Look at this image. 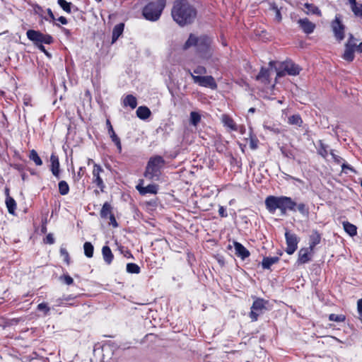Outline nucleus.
<instances>
[{
  "label": "nucleus",
  "mask_w": 362,
  "mask_h": 362,
  "mask_svg": "<svg viewBox=\"0 0 362 362\" xmlns=\"http://www.w3.org/2000/svg\"><path fill=\"white\" fill-rule=\"evenodd\" d=\"M267 211L274 214L276 209H279L282 215H285L287 211H296V210L303 216H308L309 214V206L305 203H296L290 197H276L270 195L266 197L264 201Z\"/></svg>",
  "instance_id": "f257e3e1"
},
{
  "label": "nucleus",
  "mask_w": 362,
  "mask_h": 362,
  "mask_svg": "<svg viewBox=\"0 0 362 362\" xmlns=\"http://www.w3.org/2000/svg\"><path fill=\"white\" fill-rule=\"evenodd\" d=\"M171 16L180 26L183 27L194 21L197 11L187 0H175L171 10Z\"/></svg>",
  "instance_id": "f03ea898"
},
{
  "label": "nucleus",
  "mask_w": 362,
  "mask_h": 362,
  "mask_svg": "<svg viewBox=\"0 0 362 362\" xmlns=\"http://www.w3.org/2000/svg\"><path fill=\"white\" fill-rule=\"evenodd\" d=\"M213 39L207 35L196 36L190 33L187 40L183 45L182 49L187 50L191 47L196 48L197 53L199 57L205 60L210 59L214 54L212 47Z\"/></svg>",
  "instance_id": "7ed1b4c3"
},
{
  "label": "nucleus",
  "mask_w": 362,
  "mask_h": 362,
  "mask_svg": "<svg viewBox=\"0 0 362 362\" xmlns=\"http://www.w3.org/2000/svg\"><path fill=\"white\" fill-rule=\"evenodd\" d=\"M165 165V160L161 156H151L146 166L144 176L151 181H158L161 175V170Z\"/></svg>",
  "instance_id": "20e7f679"
},
{
  "label": "nucleus",
  "mask_w": 362,
  "mask_h": 362,
  "mask_svg": "<svg viewBox=\"0 0 362 362\" xmlns=\"http://www.w3.org/2000/svg\"><path fill=\"white\" fill-rule=\"evenodd\" d=\"M166 6V0H152L142 10L144 18L150 21H158Z\"/></svg>",
  "instance_id": "39448f33"
},
{
  "label": "nucleus",
  "mask_w": 362,
  "mask_h": 362,
  "mask_svg": "<svg viewBox=\"0 0 362 362\" xmlns=\"http://www.w3.org/2000/svg\"><path fill=\"white\" fill-rule=\"evenodd\" d=\"M105 170L100 164H94L92 170V179L91 183L96 187L98 189H95V194H99L100 192H103L106 187L105 183Z\"/></svg>",
  "instance_id": "423d86ee"
},
{
  "label": "nucleus",
  "mask_w": 362,
  "mask_h": 362,
  "mask_svg": "<svg viewBox=\"0 0 362 362\" xmlns=\"http://www.w3.org/2000/svg\"><path fill=\"white\" fill-rule=\"evenodd\" d=\"M269 301L262 298L255 297L250 308L249 317L252 322L258 320L259 317L262 315L268 309L267 305Z\"/></svg>",
  "instance_id": "0eeeda50"
},
{
  "label": "nucleus",
  "mask_w": 362,
  "mask_h": 362,
  "mask_svg": "<svg viewBox=\"0 0 362 362\" xmlns=\"http://www.w3.org/2000/svg\"><path fill=\"white\" fill-rule=\"evenodd\" d=\"M26 35L37 47L43 44L51 45L54 42V38L52 35L44 34L39 30L30 29L27 31Z\"/></svg>",
  "instance_id": "6e6552de"
},
{
  "label": "nucleus",
  "mask_w": 362,
  "mask_h": 362,
  "mask_svg": "<svg viewBox=\"0 0 362 362\" xmlns=\"http://www.w3.org/2000/svg\"><path fill=\"white\" fill-rule=\"evenodd\" d=\"M279 68L280 70L277 73L279 76H284L286 74L289 76H297L302 70L300 66L294 63L291 59H287L282 62Z\"/></svg>",
  "instance_id": "1a4fd4ad"
},
{
  "label": "nucleus",
  "mask_w": 362,
  "mask_h": 362,
  "mask_svg": "<svg viewBox=\"0 0 362 362\" xmlns=\"http://www.w3.org/2000/svg\"><path fill=\"white\" fill-rule=\"evenodd\" d=\"M359 40L356 38L353 34L349 35L348 40L344 45V52L342 54V58L348 62H351L355 58V52L356 46L358 45Z\"/></svg>",
  "instance_id": "9d476101"
},
{
  "label": "nucleus",
  "mask_w": 362,
  "mask_h": 362,
  "mask_svg": "<svg viewBox=\"0 0 362 362\" xmlns=\"http://www.w3.org/2000/svg\"><path fill=\"white\" fill-rule=\"evenodd\" d=\"M331 28L335 39L338 42H341L345 37L346 27L340 14H336L334 19L331 22Z\"/></svg>",
  "instance_id": "9b49d317"
},
{
  "label": "nucleus",
  "mask_w": 362,
  "mask_h": 362,
  "mask_svg": "<svg viewBox=\"0 0 362 362\" xmlns=\"http://www.w3.org/2000/svg\"><path fill=\"white\" fill-rule=\"evenodd\" d=\"M285 239L286 247L285 252L289 255H293L298 249V245L300 242V238L293 232L288 229H286Z\"/></svg>",
  "instance_id": "f8f14e48"
},
{
  "label": "nucleus",
  "mask_w": 362,
  "mask_h": 362,
  "mask_svg": "<svg viewBox=\"0 0 362 362\" xmlns=\"http://www.w3.org/2000/svg\"><path fill=\"white\" fill-rule=\"evenodd\" d=\"M187 72L192 76L195 83H198L200 86L209 88L212 90L217 88V83L212 76H196L189 69Z\"/></svg>",
  "instance_id": "ddd939ff"
},
{
  "label": "nucleus",
  "mask_w": 362,
  "mask_h": 362,
  "mask_svg": "<svg viewBox=\"0 0 362 362\" xmlns=\"http://www.w3.org/2000/svg\"><path fill=\"white\" fill-rule=\"evenodd\" d=\"M315 251L308 247H303L298 252V257L296 262L297 266L305 264L313 260Z\"/></svg>",
  "instance_id": "4468645a"
},
{
  "label": "nucleus",
  "mask_w": 362,
  "mask_h": 362,
  "mask_svg": "<svg viewBox=\"0 0 362 362\" xmlns=\"http://www.w3.org/2000/svg\"><path fill=\"white\" fill-rule=\"evenodd\" d=\"M144 181L142 179L139 180L138 185L136 186V189L138 190L139 194L144 196L147 194H156L158 191V185L156 184H150L146 187L144 186Z\"/></svg>",
  "instance_id": "2eb2a0df"
},
{
  "label": "nucleus",
  "mask_w": 362,
  "mask_h": 362,
  "mask_svg": "<svg viewBox=\"0 0 362 362\" xmlns=\"http://www.w3.org/2000/svg\"><path fill=\"white\" fill-rule=\"evenodd\" d=\"M297 23L300 30L307 35L313 33L316 28V25L308 18H299Z\"/></svg>",
  "instance_id": "dca6fc26"
},
{
  "label": "nucleus",
  "mask_w": 362,
  "mask_h": 362,
  "mask_svg": "<svg viewBox=\"0 0 362 362\" xmlns=\"http://www.w3.org/2000/svg\"><path fill=\"white\" fill-rule=\"evenodd\" d=\"M50 170L57 178H60V163L58 156L52 153L50 156Z\"/></svg>",
  "instance_id": "f3484780"
},
{
  "label": "nucleus",
  "mask_w": 362,
  "mask_h": 362,
  "mask_svg": "<svg viewBox=\"0 0 362 362\" xmlns=\"http://www.w3.org/2000/svg\"><path fill=\"white\" fill-rule=\"evenodd\" d=\"M322 239V233L317 230H313L311 234L309 235L308 247L315 251V247L321 243Z\"/></svg>",
  "instance_id": "a211bd4d"
},
{
  "label": "nucleus",
  "mask_w": 362,
  "mask_h": 362,
  "mask_svg": "<svg viewBox=\"0 0 362 362\" xmlns=\"http://www.w3.org/2000/svg\"><path fill=\"white\" fill-rule=\"evenodd\" d=\"M221 121L223 126L230 131H238V126L234 119L228 114H223L221 117Z\"/></svg>",
  "instance_id": "6ab92c4d"
},
{
  "label": "nucleus",
  "mask_w": 362,
  "mask_h": 362,
  "mask_svg": "<svg viewBox=\"0 0 362 362\" xmlns=\"http://www.w3.org/2000/svg\"><path fill=\"white\" fill-rule=\"evenodd\" d=\"M234 247L235 250V255L238 257H240L243 260L250 257V251L240 243L234 242Z\"/></svg>",
  "instance_id": "aec40b11"
},
{
  "label": "nucleus",
  "mask_w": 362,
  "mask_h": 362,
  "mask_svg": "<svg viewBox=\"0 0 362 362\" xmlns=\"http://www.w3.org/2000/svg\"><path fill=\"white\" fill-rule=\"evenodd\" d=\"M270 71L268 68L261 67L259 74L256 76V80L261 81L265 85L270 83L269 80Z\"/></svg>",
  "instance_id": "412c9836"
},
{
  "label": "nucleus",
  "mask_w": 362,
  "mask_h": 362,
  "mask_svg": "<svg viewBox=\"0 0 362 362\" xmlns=\"http://www.w3.org/2000/svg\"><path fill=\"white\" fill-rule=\"evenodd\" d=\"M102 255L105 262L107 264H110L114 259V255L112 252L110 247L107 245H104L102 248Z\"/></svg>",
  "instance_id": "4be33fe9"
},
{
  "label": "nucleus",
  "mask_w": 362,
  "mask_h": 362,
  "mask_svg": "<svg viewBox=\"0 0 362 362\" xmlns=\"http://www.w3.org/2000/svg\"><path fill=\"white\" fill-rule=\"evenodd\" d=\"M76 296H74L72 294L64 296L63 298L58 299V305L59 306H77L78 303L72 302L69 303V301H71L76 298Z\"/></svg>",
  "instance_id": "5701e85b"
},
{
  "label": "nucleus",
  "mask_w": 362,
  "mask_h": 362,
  "mask_svg": "<svg viewBox=\"0 0 362 362\" xmlns=\"http://www.w3.org/2000/svg\"><path fill=\"white\" fill-rule=\"evenodd\" d=\"M113 208L110 203L106 202L103 204L100 211V216L103 219H107L113 213Z\"/></svg>",
  "instance_id": "b1692460"
},
{
  "label": "nucleus",
  "mask_w": 362,
  "mask_h": 362,
  "mask_svg": "<svg viewBox=\"0 0 362 362\" xmlns=\"http://www.w3.org/2000/svg\"><path fill=\"white\" fill-rule=\"evenodd\" d=\"M136 113V116L143 120L148 119L151 115L150 109L146 106H139L137 108Z\"/></svg>",
  "instance_id": "393cba45"
},
{
  "label": "nucleus",
  "mask_w": 362,
  "mask_h": 362,
  "mask_svg": "<svg viewBox=\"0 0 362 362\" xmlns=\"http://www.w3.org/2000/svg\"><path fill=\"white\" fill-rule=\"evenodd\" d=\"M124 28V24L123 23H118L114 27L112 35V43L116 42L119 36L123 33Z\"/></svg>",
  "instance_id": "a878e982"
},
{
  "label": "nucleus",
  "mask_w": 362,
  "mask_h": 362,
  "mask_svg": "<svg viewBox=\"0 0 362 362\" xmlns=\"http://www.w3.org/2000/svg\"><path fill=\"white\" fill-rule=\"evenodd\" d=\"M279 261V257H264L262 262V266L263 269H269L271 266L274 264L278 263Z\"/></svg>",
  "instance_id": "bb28decb"
},
{
  "label": "nucleus",
  "mask_w": 362,
  "mask_h": 362,
  "mask_svg": "<svg viewBox=\"0 0 362 362\" xmlns=\"http://www.w3.org/2000/svg\"><path fill=\"white\" fill-rule=\"evenodd\" d=\"M108 135L110 136L112 141L115 144V145L117 146V148L118 150L119 153H121L122 151V144L119 137L116 134L115 130L113 128H111L109 129V132H107Z\"/></svg>",
  "instance_id": "cd10ccee"
},
{
  "label": "nucleus",
  "mask_w": 362,
  "mask_h": 362,
  "mask_svg": "<svg viewBox=\"0 0 362 362\" xmlns=\"http://www.w3.org/2000/svg\"><path fill=\"white\" fill-rule=\"evenodd\" d=\"M342 225L345 232L350 236L354 237L357 235V227L355 225L349 221H343Z\"/></svg>",
  "instance_id": "c85d7f7f"
},
{
  "label": "nucleus",
  "mask_w": 362,
  "mask_h": 362,
  "mask_svg": "<svg viewBox=\"0 0 362 362\" xmlns=\"http://www.w3.org/2000/svg\"><path fill=\"white\" fill-rule=\"evenodd\" d=\"M304 7L308 9V11H305L306 14H308V15L313 14V15H316L319 17L322 16V12L320 11V9L315 4H310V3H305L304 4Z\"/></svg>",
  "instance_id": "c756f323"
},
{
  "label": "nucleus",
  "mask_w": 362,
  "mask_h": 362,
  "mask_svg": "<svg viewBox=\"0 0 362 362\" xmlns=\"http://www.w3.org/2000/svg\"><path fill=\"white\" fill-rule=\"evenodd\" d=\"M318 147L317 148V153L321 156L323 158H326L329 154L328 145L325 144L322 140H319L317 141Z\"/></svg>",
  "instance_id": "7c9ffc66"
},
{
  "label": "nucleus",
  "mask_w": 362,
  "mask_h": 362,
  "mask_svg": "<svg viewBox=\"0 0 362 362\" xmlns=\"http://www.w3.org/2000/svg\"><path fill=\"white\" fill-rule=\"evenodd\" d=\"M123 105L125 107L129 106L132 109L136 108L137 106V100L133 95H127L123 100Z\"/></svg>",
  "instance_id": "2f4dec72"
},
{
  "label": "nucleus",
  "mask_w": 362,
  "mask_h": 362,
  "mask_svg": "<svg viewBox=\"0 0 362 362\" xmlns=\"http://www.w3.org/2000/svg\"><path fill=\"white\" fill-rule=\"evenodd\" d=\"M5 202H6V205L8 209V213L11 214H13V215L15 214V211L17 208V204H16L15 199L11 197H6Z\"/></svg>",
  "instance_id": "473e14b6"
},
{
  "label": "nucleus",
  "mask_w": 362,
  "mask_h": 362,
  "mask_svg": "<svg viewBox=\"0 0 362 362\" xmlns=\"http://www.w3.org/2000/svg\"><path fill=\"white\" fill-rule=\"evenodd\" d=\"M28 157L30 160H33L37 166H40L43 163L41 158L39 156L37 152L35 149L30 151Z\"/></svg>",
  "instance_id": "72a5a7b5"
},
{
  "label": "nucleus",
  "mask_w": 362,
  "mask_h": 362,
  "mask_svg": "<svg viewBox=\"0 0 362 362\" xmlns=\"http://www.w3.org/2000/svg\"><path fill=\"white\" fill-rule=\"evenodd\" d=\"M288 123L292 125H297L301 127L303 124V119L299 114H296L290 116L288 119Z\"/></svg>",
  "instance_id": "f704fd0d"
},
{
  "label": "nucleus",
  "mask_w": 362,
  "mask_h": 362,
  "mask_svg": "<svg viewBox=\"0 0 362 362\" xmlns=\"http://www.w3.org/2000/svg\"><path fill=\"white\" fill-rule=\"evenodd\" d=\"M84 255L88 258H91L93 256L94 247L90 242H85L83 244Z\"/></svg>",
  "instance_id": "c9c22d12"
},
{
  "label": "nucleus",
  "mask_w": 362,
  "mask_h": 362,
  "mask_svg": "<svg viewBox=\"0 0 362 362\" xmlns=\"http://www.w3.org/2000/svg\"><path fill=\"white\" fill-rule=\"evenodd\" d=\"M59 193L62 195H66L69 192V186L65 180H61L58 183Z\"/></svg>",
  "instance_id": "e433bc0d"
},
{
  "label": "nucleus",
  "mask_w": 362,
  "mask_h": 362,
  "mask_svg": "<svg viewBox=\"0 0 362 362\" xmlns=\"http://www.w3.org/2000/svg\"><path fill=\"white\" fill-rule=\"evenodd\" d=\"M59 280L62 284H65L66 286L73 285L74 283V279L68 273L63 274L62 275H61L59 277Z\"/></svg>",
  "instance_id": "4c0bfd02"
},
{
  "label": "nucleus",
  "mask_w": 362,
  "mask_h": 362,
  "mask_svg": "<svg viewBox=\"0 0 362 362\" xmlns=\"http://www.w3.org/2000/svg\"><path fill=\"white\" fill-rule=\"evenodd\" d=\"M201 115L195 111L190 112V124L196 127L201 122Z\"/></svg>",
  "instance_id": "58836bf2"
},
{
  "label": "nucleus",
  "mask_w": 362,
  "mask_h": 362,
  "mask_svg": "<svg viewBox=\"0 0 362 362\" xmlns=\"http://www.w3.org/2000/svg\"><path fill=\"white\" fill-rule=\"evenodd\" d=\"M126 269L129 274H138L141 272L140 267L136 263H127Z\"/></svg>",
  "instance_id": "ea45409f"
},
{
  "label": "nucleus",
  "mask_w": 362,
  "mask_h": 362,
  "mask_svg": "<svg viewBox=\"0 0 362 362\" xmlns=\"http://www.w3.org/2000/svg\"><path fill=\"white\" fill-rule=\"evenodd\" d=\"M60 255L63 257L64 262L66 265L71 264L70 255L65 247H61L59 250Z\"/></svg>",
  "instance_id": "a19ab883"
},
{
  "label": "nucleus",
  "mask_w": 362,
  "mask_h": 362,
  "mask_svg": "<svg viewBox=\"0 0 362 362\" xmlns=\"http://www.w3.org/2000/svg\"><path fill=\"white\" fill-rule=\"evenodd\" d=\"M352 12L356 17L362 18V4L356 3L351 7Z\"/></svg>",
  "instance_id": "79ce46f5"
},
{
  "label": "nucleus",
  "mask_w": 362,
  "mask_h": 362,
  "mask_svg": "<svg viewBox=\"0 0 362 362\" xmlns=\"http://www.w3.org/2000/svg\"><path fill=\"white\" fill-rule=\"evenodd\" d=\"M57 4L66 13H70L71 12V4L67 2L66 0H58Z\"/></svg>",
  "instance_id": "37998d69"
},
{
  "label": "nucleus",
  "mask_w": 362,
  "mask_h": 362,
  "mask_svg": "<svg viewBox=\"0 0 362 362\" xmlns=\"http://www.w3.org/2000/svg\"><path fill=\"white\" fill-rule=\"evenodd\" d=\"M86 173V168L80 167L76 174H74L73 175V181L74 182H78L85 175Z\"/></svg>",
  "instance_id": "c03bdc74"
},
{
  "label": "nucleus",
  "mask_w": 362,
  "mask_h": 362,
  "mask_svg": "<svg viewBox=\"0 0 362 362\" xmlns=\"http://www.w3.org/2000/svg\"><path fill=\"white\" fill-rule=\"evenodd\" d=\"M328 319L330 321L342 322L345 321L346 316L344 315H336V314L332 313V314L329 315Z\"/></svg>",
  "instance_id": "a18cd8bd"
},
{
  "label": "nucleus",
  "mask_w": 362,
  "mask_h": 362,
  "mask_svg": "<svg viewBox=\"0 0 362 362\" xmlns=\"http://www.w3.org/2000/svg\"><path fill=\"white\" fill-rule=\"evenodd\" d=\"M258 144H259V140H258L257 137L255 135L250 134V144H249L250 148L252 150H256L258 148Z\"/></svg>",
  "instance_id": "49530a36"
},
{
  "label": "nucleus",
  "mask_w": 362,
  "mask_h": 362,
  "mask_svg": "<svg viewBox=\"0 0 362 362\" xmlns=\"http://www.w3.org/2000/svg\"><path fill=\"white\" fill-rule=\"evenodd\" d=\"M37 308L40 311H43L45 315H48L50 310L49 307L45 303H41L38 304Z\"/></svg>",
  "instance_id": "de8ad7c7"
},
{
  "label": "nucleus",
  "mask_w": 362,
  "mask_h": 362,
  "mask_svg": "<svg viewBox=\"0 0 362 362\" xmlns=\"http://www.w3.org/2000/svg\"><path fill=\"white\" fill-rule=\"evenodd\" d=\"M207 72L206 69L203 66H197L194 69L193 73L195 74H206Z\"/></svg>",
  "instance_id": "09e8293b"
},
{
  "label": "nucleus",
  "mask_w": 362,
  "mask_h": 362,
  "mask_svg": "<svg viewBox=\"0 0 362 362\" xmlns=\"http://www.w3.org/2000/svg\"><path fill=\"white\" fill-rule=\"evenodd\" d=\"M329 153L336 163L340 164L341 163V160H343V158L341 157L334 154L333 150H331Z\"/></svg>",
  "instance_id": "8fccbe9b"
},
{
  "label": "nucleus",
  "mask_w": 362,
  "mask_h": 362,
  "mask_svg": "<svg viewBox=\"0 0 362 362\" xmlns=\"http://www.w3.org/2000/svg\"><path fill=\"white\" fill-rule=\"evenodd\" d=\"M44 243L49 245L54 244V238L53 237V235L52 233L47 234L45 238L44 239Z\"/></svg>",
  "instance_id": "3c124183"
},
{
  "label": "nucleus",
  "mask_w": 362,
  "mask_h": 362,
  "mask_svg": "<svg viewBox=\"0 0 362 362\" xmlns=\"http://www.w3.org/2000/svg\"><path fill=\"white\" fill-rule=\"evenodd\" d=\"M110 219V224L112 225L114 228H117L118 227V223L115 218V214H110V216H108V218Z\"/></svg>",
  "instance_id": "603ef678"
},
{
  "label": "nucleus",
  "mask_w": 362,
  "mask_h": 362,
  "mask_svg": "<svg viewBox=\"0 0 362 362\" xmlns=\"http://www.w3.org/2000/svg\"><path fill=\"white\" fill-rule=\"evenodd\" d=\"M218 214L221 218H226L228 216V214L224 206H220L218 208Z\"/></svg>",
  "instance_id": "864d4df0"
},
{
  "label": "nucleus",
  "mask_w": 362,
  "mask_h": 362,
  "mask_svg": "<svg viewBox=\"0 0 362 362\" xmlns=\"http://www.w3.org/2000/svg\"><path fill=\"white\" fill-rule=\"evenodd\" d=\"M37 48L40 51L43 52L49 58L52 57V54L45 49L43 45H40V46H39Z\"/></svg>",
  "instance_id": "5fc2aeb1"
},
{
  "label": "nucleus",
  "mask_w": 362,
  "mask_h": 362,
  "mask_svg": "<svg viewBox=\"0 0 362 362\" xmlns=\"http://www.w3.org/2000/svg\"><path fill=\"white\" fill-rule=\"evenodd\" d=\"M13 168L19 171L21 173H23L24 165L23 164H14Z\"/></svg>",
  "instance_id": "6e6d98bb"
},
{
  "label": "nucleus",
  "mask_w": 362,
  "mask_h": 362,
  "mask_svg": "<svg viewBox=\"0 0 362 362\" xmlns=\"http://www.w3.org/2000/svg\"><path fill=\"white\" fill-rule=\"evenodd\" d=\"M341 169H342V171L344 172V173H346V170H349L351 171H354V168L351 165H348L346 163H343L341 165Z\"/></svg>",
  "instance_id": "4d7b16f0"
},
{
  "label": "nucleus",
  "mask_w": 362,
  "mask_h": 362,
  "mask_svg": "<svg viewBox=\"0 0 362 362\" xmlns=\"http://www.w3.org/2000/svg\"><path fill=\"white\" fill-rule=\"evenodd\" d=\"M357 309L358 314L361 317H362V298L359 299L357 302Z\"/></svg>",
  "instance_id": "13d9d810"
},
{
  "label": "nucleus",
  "mask_w": 362,
  "mask_h": 362,
  "mask_svg": "<svg viewBox=\"0 0 362 362\" xmlns=\"http://www.w3.org/2000/svg\"><path fill=\"white\" fill-rule=\"evenodd\" d=\"M31 98L29 95H24L23 97V104L26 106L30 105Z\"/></svg>",
  "instance_id": "bf43d9fd"
},
{
  "label": "nucleus",
  "mask_w": 362,
  "mask_h": 362,
  "mask_svg": "<svg viewBox=\"0 0 362 362\" xmlns=\"http://www.w3.org/2000/svg\"><path fill=\"white\" fill-rule=\"evenodd\" d=\"M274 8L276 9V18L277 19V21L279 22H280L281 21V12L277 8L276 6L274 7Z\"/></svg>",
  "instance_id": "052dcab7"
},
{
  "label": "nucleus",
  "mask_w": 362,
  "mask_h": 362,
  "mask_svg": "<svg viewBox=\"0 0 362 362\" xmlns=\"http://www.w3.org/2000/svg\"><path fill=\"white\" fill-rule=\"evenodd\" d=\"M47 13L52 21H55L54 15L51 8H48L47 9Z\"/></svg>",
  "instance_id": "680f3d73"
},
{
  "label": "nucleus",
  "mask_w": 362,
  "mask_h": 362,
  "mask_svg": "<svg viewBox=\"0 0 362 362\" xmlns=\"http://www.w3.org/2000/svg\"><path fill=\"white\" fill-rule=\"evenodd\" d=\"M57 21H59L62 25H66L68 23L66 18H65L64 16L59 17Z\"/></svg>",
  "instance_id": "e2e57ef3"
},
{
  "label": "nucleus",
  "mask_w": 362,
  "mask_h": 362,
  "mask_svg": "<svg viewBox=\"0 0 362 362\" xmlns=\"http://www.w3.org/2000/svg\"><path fill=\"white\" fill-rule=\"evenodd\" d=\"M41 232H42V233H47L46 220L45 221V222L42 223V225L41 226Z\"/></svg>",
  "instance_id": "0e129e2a"
},
{
  "label": "nucleus",
  "mask_w": 362,
  "mask_h": 362,
  "mask_svg": "<svg viewBox=\"0 0 362 362\" xmlns=\"http://www.w3.org/2000/svg\"><path fill=\"white\" fill-rule=\"evenodd\" d=\"M356 52L358 53H362V42L358 44L356 48Z\"/></svg>",
  "instance_id": "69168bd1"
},
{
  "label": "nucleus",
  "mask_w": 362,
  "mask_h": 362,
  "mask_svg": "<svg viewBox=\"0 0 362 362\" xmlns=\"http://www.w3.org/2000/svg\"><path fill=\"white\" fill-rule=\"evenodd\" d=\"M106 126H107V132H109V129H110L111 128H113L112 125L110 122V120L109 119H106Z\"/></svg>",
  "instance_id": "338daca9"
},
{
  "label": "nucleus",
  "mask_w": 362,
  "mask_h": 362,
  "mask_svg": "<svg viewBox=\"0 0 362 362\" xmlns=\"http://www.w3.org/2000/svg\"><path fill=\"white\" fill-rule=\"evenodd\" d=\"M87 164L90 165V164L93 165V168L94 167V164H97L93 159L88 158L87 161Z\"/></svg>",
  "instance_id": "774afa93"
}]
</instances>
